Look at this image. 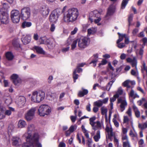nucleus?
Instances as JSON below:
<instances>
[{
	"label": "nucleus",
	"instance_id": "nucleus-1",
	"mask_svg": "<svg viewBox=\"0 0 147 147\" xmlns=\"http://www.w3.org/2000/svg\"><path fill=\"white\" fill-rule=\"evenodd\" d=\"M35 129V126L33 124L28 125L27 127V132H26L23 136L26 139V143H24V146L26 147H42V145L39 142V136L37 133L33 134L32 132Z\"/></svg>",
	"mask_w": 147,
	"mask_h": 147
},
{
	"label": "nucleus",
	"instance_id": "nucleus-2",
	"mask_svg": "<svg viewBox=\"0 0 147 147\" xmlns=\"http://www.w3.org/2000/svg\"><path fill=\"white\" fill-rule=\"evenodd\" d=\"M79 15V11L76 8H69L63 16V20L65 22H73L76 20Z\"/></svg>",
	"mask_w": 147,
	"mask_h": 147
},
{
	"label": "nucleus",
	"instance_id": "nucleus-3",
	"mask_svg": "<svg viewBox=\"0 0 147 147\" xmlns=\"http://www.w3.org/2000/svg\"><path fill=\"white\" fill-rule=\"evenodd\" d=\"M45 97L44 92L41 91H35L32 93L31 100L33 102L39 103L44 99Z\"/></svg>",
	"mask_w": 147,
	"mask_h": 147
},
{
	"label": "nucleus",
	"instance_id": "nucleus-4",
	"mask_svg": "<svg viewBox=\"0 0 147 147\" xmlns=\"http://www.w3.org/2000/svg\"><path fill=\"white\" fill-rule=\"evenodd\" d=\"M89 20L92 22L94 20L96 24H97V25H100V23L99 22L101 20L100 14L97 10H94L91 12L89 15Z\"/></svg>",
	"mask_w": 147,
	"mask_h": 147
},
{
	"label": "nucleus",
	"instance_id": "nucleus-5",
	"mask_svg": "<svg viewBox=\"0 0 147 147\" xmlns=\"http://www.w3.org/2000/svg\"><path fill=\"white\" fill-rule=\"evenodd\" d=\"M38 111L40 116H44L49 114L51 111V108L47 105H43L39 107Z\"/></svg>",
	"mask_w": 147,
	"mask_h": 147
},
{
	"label": "nucleus",
	"instance_id": "nucleus-6",
	"mask_svg": "<svg viewBox=\"0 0 147 147\" xmlns=\"http://www.w3.org/2000/svg\"><path fill=\"white\" fill-rule=\"evenodd\" d=\"M61 13L60 9H57L54 10L50 15L49 20L51 22L56 23Z\"/></svg>",
	"mask_w": 147,
	"mask_h": 147
},
{
	"label": "nucleus",
	"instance_id": "nucleus-7",
	"mask_svg": "<svg viewBox=\"0 0 147 147\" xmlns=\"http://www.w3.org/2000/svg\"><path fill=\"white\" fill-rule=\"evenodd\" d=\"M0 21L2 24H6L9 22V15L7 12L0 9Z\"/></svg>",
	"mask_w": 147,
	"mask_h": 147
},
{
	"label": "nucleus",
	"instance_id": "nucleus-8",
	"mask_svg": "<svg viewBox=\"0 0 147 147\" xmlns=\"http://www.w3.org/2000/svg\"><path fill=\"white\" fill-rule=\"evenodd\" d=\"M90 42L89 38L81 37L79 40L78 46L81 49H84L89 45Z\"/></svg>",
	"mask_w": 147,
	"mask_h": 147
},
{
	"label": "nucleus",
	"instance_id": "nucleus-9",
	"mask_svg": "<svg viewBox=\"0 0 147 147\" xmlns=\"http://www.w3.org/2000/svg\"><path fill=\"white\" fill-rule=\"evenodd\" d=\"M30 15V10L29 8L25 7L21 9L20 16L23 20H27L29 18Z\"/></svg>",
	"mask_w": 147,
	"mask_h": 147
},
{
	"label": "nucleus",
	"instance_id": "nucleus-10",
	"mask_svg": "<svg viewBox=\"0 0 147 147\" xmlns=\"http://www.w3.org/2000/svg\"><path fill=\"white\" fill-rule=\"evenodd\" d=\"M19 11L17 10H13L11 12V17L14 23H17L19 22L20 19V15Z\"/></svg>",
	"mask_w": 147,
	"mask_h": 147
},
{
	"label": "nucleus",
	"instance_id": "nucleus-11",
	"mask_svg": "<svg viewBox=\"0 0 147 147\" xmlns=\"http://www.w3.org/2000/svg\"><path fill=\"white\" fill-rule=\"evenodd\" d=\"M117 103L119 104L120 111L121 112H123L127 106V103L125 97H121L117 99Z\"/></svg>",
	"mask_w": 147,
	"mask_h": 147
},
{
	"label": "nucleus",
	"instance_id": "nucleus-12",
	"mask_svg": "<svg viewBox=\"0 0 147 147\" xmlns=\"http://www.w3.org/2000/svg\"><path fill=\"white\" fill-rule=\"evenodd\" d=\"M36 110V108L34 107L31 108L28 111L25 115V118L27 121H30L33 118Z\"/></svg>",
	"mask_w": 147,
	"mask_h": 147
},
{
	"label": "nucleus",
	"instance_id": "nucleus-13",
	"mask_svg": "<svg viewBox=\"0 0 147 147\" xmlns=\"http://www.w3.org/2000/svg\"><path fill=\"white\" fill-rule=\"evenodd\" d=\"M49 11V7L47 5H44L41 7L40 13L42 16L45 18L48 15Z\"/></svg>",
	"mask_w": 147,
	"mask_h": 147
},
{
	"label": "nucleus",
	"instance_id": "nucleus-14",
	"mask_svg": "<svg viewBox=\"0 0 147 147\" xmlns=\"http://www.w3.org/2000/svg\"><path fill=\"white\" fill-rule=\"evenodd\" d=\"M26 102V99L24 96H20L18 98L16 103L18 107L22 108Z\"/></svg>",
	"mask_w": 147,
	"mask_h": 147
},
{
	"label": "nucleus",
	"instance_id": "nucleus-15",
	"mask_svg": "<svg viewBox=\"0 0 147 147\" xmlns=\"http://www.w3.org/2000/svg\"><path fill=\"white\" fill-rule=\"evenodd\" d=\"M109 98L108 97L105 98L102 100H98L94 103V105L98 107H100L103 104H106Z\"/></svg>",
	"mask_w": 147,
	"mask_h": 147
},
{
	"label": "nucleus",
	"instance_id": "nucleus-16",
	"mask_svg": "<svg viewBox=\"0 0 147 147\" xmlns=\"http://www.w3.org/2000/svg\"><path fill=\"white\" fill-rule=\"evenodd\" d=\"M11 78L13 80V82L16 85H18L21 82V80L18 78V75L16 74H13L11 76Z\"/></svg>",
	"mask_w": 147,
	"mask_h": 147
},
{
	"label": "nucleus",
	"instance_id": "nucleus-17",
	"mask_svg": "<svg viewBox=\"0 0 147 147\" xmlns=\"http://www.w3.org/2000/svg\"><path fill=\"white\" fill-rule=\"evenodd\" d=\"M12 144L14 146H19L21 144V139L19 137L14 136L12 139Z\"/></svg>",
	"mask_w": 147,
	"mask_h": 147
},
{
	"label": "nucleus",
	"instance_id": "nucleus-18",
	"mask_svg": "<svg viewBox=\"0 0 147 147\" xmlns=\"http://www.w3.org/2000/svg\"><path fill=\"white\" fill-rule=\"evenodd\" d=\"M5 108L3 106L1 100L0 99V119L4 118L5 116L4 114Z\"/></svg>",
	"mask_w": 147,
	"mask_h": 147
},
{
	"label": "nucleus",
	"instance_id": "nucleus-19",
	"mask_svg": "<svg viewBox=\"0 0 147 147\" xmlns=\"http://www.w3.org/2000/svg\"><path fill=\"white\" fill-rule=\"evenodd\" d=\"M135 84V82L134 81H131L129 80H127L124 82L123 83V85L126 87L127 88L131 87V85H134Z\"/></svg>",
	"mask_w": 147,
	"mask_h": 147
},
{
	"label": "nucleus",
	"instance_id": "nucleus-20",
	"mask_svg": "<svg viewBox=\"0 0 147 147\" xmlns=\"http://www.w3.org/2000/svg\"><path fill=\"white\" fill-rule=\"evenodd\" d=\"M115 7L113 5H111L108 9L107 15L111 16L115 12Z\"/></svg>",
	"mask_w": 147,
	"mask_h": 147
},
{
	"label": "nucleus",
	"instance_id": "nucleus-21",
	"mask_svg": "<svg viewBox=\"0 0 147 147\" xmlns=\"http://www.w3.org/2000/svg\"><path fill=\"white\" fill-rule=\"evenodd\" d=\"M31 39V36L29 35H26L25 36L21 38L22 42L25 45L28 43L30 42Z\"/></svg>",
	"mask_w": 147,
	"mask_h": 147
},
{
	"label": "nucleus",
	"instance_id": "nucleus-22",
	"mask_svg": "<svg viewBox=\"0 0 147 147\" xmlns=\"http://www.w3.org/2000/svg\"><path fill=\"white\" fill-rule=\"evenodd\" d=\"M128 94L129 97L134 99H135L137 98H139V96L138 94L137 93L135 92L132 88L129 92Z\"/></svg>",
	"mask_w": 147,
	"mask_h": 147
},
{
	"label": "nucleus",
	"instance_id": "nucleus-23",
	"mask_svg": "<svg viewBox=\"0 0 147 147\" xmlns=\"http://www.w3.org/2000/svg\"><path fill=\"white\" fill-rule=\"evenodd\" d=\"M50 40V38H47L46 36L41 37L39 39L40 44H48Z\"/></svg>",
	"mask_w": 147,
	"mask_h": 147
},
{
	"label": "nucleus",
	"instance_id": "nucleus-24",
	"mask_svg": "<svg viewBox=\"0 0 147 147\" xmlns=\"http://www.w3.org/2000/svg\"><path fill=\"white\" fill-rule=\"evenodd\" d=\"M34 48L37 53L43 55L45 54V51L41 47L39 46H35L34 47Z\"/></svg>",
	"mask_w": 147,
	"mask_h": 147
},
{
	"label": "nucleus",
	"instance_id": "nucleus-25",
	"mask_svg": "<svg viewBox=\"0 0 147 147\" xmlns=\"http://www.w3.org/2000/svg\"><path fill=\"white\" fill-rule=\"evenodd\" d=\"M14 111L15 109L14 108L11 107H8V109L4 111L5 115L10 116L11 115V112Z\"/></svg>",
	"mask_w": 147,
	"mask_h": 147
},
{
	"label": "nucleus",
	"instance_id": "nucleus-26",
	"mask_svg": "<svg viewBox=\"0 0 147 147\" xmlns=\"http://www.w3.org/2000/svg\"><path fill=\"white\" fill-rule=\"evenodd\" d=\"M26 125V122L23 120H20L18 123V126L19 128L24 127Z\"/></svg>",
	"mask_w": 147,
	"mask_h": 147
},
{
	"label": "nucleus",
	"instance_id": "nucleus-27",
	"mask_svg": "<svg viewBox=\"0 0 147 147\" xmlns=\"http://www.w3.org/2000/svg\"><path fill=\"white\" fill-rule=\"evenodd\" d=\"M125 93L123 92V90L122 89L121 87H120L118 88L116 94L115 95V96L119 97L120 95L123 94L125 95Z\"/></svg>",
	"mask_w": 147,
	"mask_h": 147
},
{
	"label": "nucleus",
	"instance_id": "nucleus-28",
	"mask_svg": "<svg viewBox=\"0 0 147 147\" xmlns=\"http://www.w3.org/2000/svg\"><path fill=\"white\" fill-rule=\"evenodd\" d=\"M100 138V130L97 131L96 135L93 137V138L96 142L99 141Z\"/></svg>",
	"mask_w": 147,
	"mask_h": 147
},
{
	"label": "nucleus",
	"instance_id": "nucleus-29",
	"mask_svg": "<svg viewBox=\"0 0 147 147\" xmlns=\"http://www.w3.org/2000/svg\"><path fill=\"white\" fill-rule=\"evenodd\" d=\"M133 108L135 112V115L138 118L140 116V113L137 107L134 105L133 106Z\"/></svg>",
	"mask_w": 147,
	"mask_h": 147
},
{
	"label": "nucleus",
	"instance_id": "nucleus-30",
	"mask_svg": "<svg viewBox=\"0 0 147 147\" xmlns=\"http://www.w3.org/2000/svg\"><path fill=\"white\" fill-rule=\"evenodd\" d=\"M106 130L110 136L112 137L114 136V133L113 132V129L112 127H109L107 126L106 128Z\"/></svg>",
	"mask_w": 147,
	"mask_h": 147
},
{
	"label": "nucleus",
	"instance_id": "nucleus-31",
	"mask_svg": "<svg viewBox=\"0 0 147 147\" xmlns=\"http://www.w3.org/2000/svg\"><path fill=\"white\" fill-rule=\"evenodd\" d=\"M118 34L119 35V38L117 41V43H119L122 41L123 38H125V37H126V35L125 34H121L119 32L118 33Z\"/></svg>",
	"mask_w": 147,
	"mask_h": 147
},
{
	"label": "nucleus",
	"instance_id": "nucleus-32",
	"mask_svg": "<svg viewBox=\"0 0 147 147\" xmlns=\"http://www.w3.org/2000/svg\"><path fill=\"white\" fill-rule=\"evenodd\" d=\"M125 113L127 115L128 117H129V118H130L131 123H132V111L130 107H129L128 108Z\"/></svg>",
	"mask_w": 147,
	"mask_h": 147
},
{
	"label": "nucleus",
	"instance_id": "nucleus-33",
	"mask_svg": "<svg viewBox=\"0 0 147 147\" xmlns=\"http://www.w3.org/2000/svg\"><path fill=\"white\" fill-rule=\"evenodd\" d=\"M96 31V28H92L88 29V36H90L91 34H93Z\"/></svg>",
	"mask_w": 147,
	"mask_h": 147
},
{
	"label": "nucleus",
	"instance_id": "nucleus-34",
	"mask_svg": "<svg viewBox=\"0 0 147 147\" xmlns=\"http://www.w3.org/2000/svg\"><path fill=\"white\" fill-rule=\"evenodd\" d=\"M5 57L7 59L9 60H12L13 57L12 54L10 52H7L6 53Z\"/></svg>",
	"mask_w": 147,
	"mask_h": 147
},
{
	"label": "nucleus",
	"instance_id": "nucleus-35",
	"mask_svg": "<svg viewBox=\"0 0 147 147\" xmlns=\"http://www.w3.org/2000/svg\"><path fill=\"white\" fill-rule=\"evenodd\" d=\"M88 93V90L86 89H83L82 91H80L78 95L80 97H82L86 95Z\"/></svg>",
	"mask_w": 147,
	"mask_h": 147
},
{
	"label": "nucleus",
	"instance_id": "nucleus-36",
	"mask_svg": "<svg viewBox=\"0 0 147 147\" xmlns=\"http://www.w3.org/2000/svg\"><path fill=\"white\" fill-rule=\"evenodd\" d=\"M48 45V47H50V48H54L55 45V43L54 40L53 39H50V40L49 41V43L47 44Z\"/></svg>",
	"mask_w": 147,
	"mask_h": 147
},
{
	"label": "nucleus",
	"instance_id": "nucleus-37",
	"mask_svg": "<svg viewBox=\"0 0 147 147\" xmlns=\"http://www.w3.org/2000/svg\"><path fill=\"white\" fill-rule=\"evenodd\" d=\"M31 25L32 23L31 22L24 21L22 23V26L23 28H24L26 27H29Z\"/></svg>",
	"mask_w": 147,
	"mask_h": 147
},
{
	"label": "nucleus",
	"instance_id": "nucleus-38",
	"mask_svg": "<svg viewBox=\"0 0 147 147\" xmlns=\"http://www.w3.org/2000/svg\"><path fill=\"white\" fill-rule=\"evenodd\" d=\"M132 67H135L136 70H137V61L135 57H133V61L131 63Z\"/></svg>",
	"mask_w": 147,
	"mask_h": 147
},
{
	"label": "nucleus",
	"instance_id": "nucleus-39",
	"mask_svg": "<svg viewBox=\"0 0 147 147\" xmlns=\"http://www.w3.org/2000/svg\"><path fill=\"white\" fill-rule=\"evenodd\" d=\"M96 125H95L97 129H101V127L103 126V123L102 121L100 122L99 121H97L96 122Z\"/></svg>",
	"mask_w": 147,
	"mask_h": 147
},
{
	"label": "nucleus",
	"instance_id": "nucleus-40",
	"mask_svg": "<svg viewBox=\"0 0 147 147\" xmlns=\"http://www.w3.org/2000/svg\"><path fill=\"white\" fill-rule=\"evenodd\" d=\"M12 102V100L10 97H7L5 100V103L7 106L9 105Z\"/></svg>",
	"mask_w": 147,
	"mask_h": 147
},
{
	"label": "nucleus",
	"instance_id": "nucleus-41",
	"mask_svg": "<svg viewBox=\"0 0 147 147\" xmlns=\"http://www.w3.org/2000/svg\"><path fill=\"white\" fill-rule=\"evenodd\" d=\"M101 113L102 115H107V108L104 106L102 107L100 109Z\"/></svg>",
	"mask_w": 147,
	"mask_h": 147
},
{
	"label": "nucleus",
	"instance_id": "nucleus-42",
	"mask_svg": "<svg viewBox=\"0 0 147 147\" xmlns=\"http://www.w3.org/2000/svg\"><path fill=\"white\" fill-rule=\"evenodd\" d=\"M94 57L95 58V59L93 60L90 62V64L91 63H93V66L95 67L96 66V63L98 61V56L97 55H94Z\"/></svg>",
	"mask_w": 147,
	"mask_h": 147
},
{
	"label": "nucleus",
	"instance_id": "nucleus-43",
	"mask_svg": "<svg viewBox=\"0 0 147 147\" xmlns=\"http://www.w3.org/2000/svg\"><path fill=\"white\" fill-rule=\"evenodd\" d=\"M133 15L131 14L129 15L128 18V22L129 23V28L130 26L132 25V22L133 20Z\"/></svg>",
	"mask_w": 147,
	"mask_h": 147
},
{
	"label": "nucleus",
	"instance_id": "nucleus-44",
	"mask_svg": "<svg viewBox=\"0 0 147 147\" xmlns=\"http://www.w3.org/2000/svg\"><path fill=\"white\" fill-rule=\"evenodd\" d=\"M121 139L123 142L129 140L127 134H121Z\"/></svg>",
	"mask_w": 147,
	"mask_h": 147
},
{
	"label": "nucleus",
	"instance_id": "nucleus-45",
	"mask_svg": "<svg viewBox=\"0 0 147 147\" xmlns=\"http://www.w3.org/2000/svg\"><path fill=\"white\" fill-rule=\"evenodd\" d=\"M129 135L131 137L136 138L137 139H138L137 134L136 133H134L132 129L130 130Z\"/></svg>",
	"mask_w": 147,
	"mask_h": 147
},
{
	"label": "nucleus",
	"instance_id": "nucleus-46",
	"mask_svg": "<svg viewBox=\"0 0 147 147\" xmlns=\"http://www.w3.org/2000/svg\"><path fill=\"white\" fill-rule=\"evenodd\" d=\"M78 42V40L76 39L73 41L71 45V49L73 50L76 46V44Z\"/></svg>",
	"mask_w": 147,
	"mask_h": 147
},
{
	"label": "nucleus",
	"instance_id": "nucleus-47",
	"mask_svg": "<svg viewBox=\"0 0 147 147\" xmlns=\"http://www.w3.org/2000/svg\"><path fill=\"white\" fill-rule=\"evenodd\" d=\"M77 126L76 125H72L69 127V130L72 133L77 129Z\"/></svg>",
	"mask_w": 147,
	"mask_h": 147
},
{
	"label": "nucleus",
	"instance_id": "nucleus-48",
	"mask_svg": "<svg viewBox=\"0 0 147 147\" xmlns=\"http://www.w3.org/2000/svg\"><path fill=\"white\" fill-rule=\"evenodd\" d=\"M76 70H74L73 74V78L74 80V82H75L76 81V80L77 79L78 77V75L76 74Z\"/></svg>",
	"mask_w": 147,
	"mask_h": 147
},
{
	"label": "nucleus",
	"instance_id": "nucleus-49",
	"mask_svg": "<svg viewBox=\"0 0 147 147\" xmlns=\"http://www.w3.org/2000/svg\"><path fill=\"white\" fill-rule=\"evenodd\" d=\"M123 147H130V145L129 140L123 142Z\"/></svg>",
	"mask_w": 147,
	"mask_h": 147
},
{
	"label": "nucleus",
	"instance_id": "nucleus-50",
	"mask_svg": "<svg viewBox=\"0 0 147 147\" xmlns=\"http://www.w3.org/2000/svg\"><path fill=\"white\" fill-rule=\"evenodd\" d=\"M9 7L8 5L6 3H4L3 5V7L1 9H2L3 11H6L7 9Z\"/></svg>",
	"mask_w": 147,
	"mask_h": 147
},
{
	"label": "nucleus",
	"instance_id": "nucleus-51",
	"mask_svg": "<svg viewBox=\"0 0 147 147\" xmlns=\"http://www.w3.org/2000/svg\"><path fill=\"white\" fill-rule=\"evenodd\" d=\"M129 121H130L131 122L130 118V119H129L128 116H123V121L124 123H127Z\"/></svg>",
	"mask_w": 147,
	"mask_h": 147
},
{
	"label": "nucleus",
	"instance_id": "nucleus-52",
	"mask_svg": "<svg viewBox=\"0 0 147 147\" xmlns=\"http://www.w3.org/2000/svg\"><path fill=\"white\" fill-rule=\"evenodd\" d=\"M136 71H135L134 69H132L131 71V74L134 76H137L138 75V70H136Z\"/></svg>",
	"mask_w": 147,
	"mask_h": 147
},
{
	"label": "nucleus",
	"instance_id": "nucleus-53",
	"mask_svg": "<svg viewBox=\"0 0 147 147\" xmlns=\"http://www.w3.org/2000/svg\"><path fill=\"white\" fill-rule=\"evenodd\" d=\"M55 28L56 26L54 24H52L51 25V26L50 28V31L51 32H53L55 30Z\"/></svg>",
	"mask_w": 147,
	"mask_h": 147
},
{
	"label": "nucleus",
	"instance_id": "nucleus-54",
	"mask_svg": "<svg viewBox=\"0 0 147 147\" xmlns=\"http://www.w3.org/2000/svg\"><path fill=\"white\" fill-rule=\"evenodd\" d=\"M4 78V73L0 71V83H2V79Z\"/></svg>",
	"mask_w": 147,
	"mask_h": 147
},
{
	"label": "nucleus",
	"instance_id": "nucleus-55",
	"mask_svg": "<svg viewBox=\"0 0 147 147\" xmlns=\"http://www.w3.org/2000/svg\"><path fill=\"white\" fill-rule=\"evenodd\" d=\"M117 44V47L120 49H121L123 48L125 46V45L124 43H119Z\"/></svg>",
	"mask_w": 147,
	"mask_h": 147
},
{
	"label": "nucleus",
	"instance_id": "nucleus-56",
	"mask_svg": "<svg viewBox=\"0 0 147 147\" xmlns=\"http://www.w3.org/2000/svg\"><path fill=\"white\" fill-rule=\"evenodd\" d=\"M107 63V61L106 59H103L102 60L101 62L99 64L98 67H100L101 65H105Z\"/></svg>",
	"mask_w": 147,
	"mask_h": 147
},
{
	"label": "nucleus",
	"instance_id": "nucleus-57",
	"mask_svg": "<svg viewBox=\"0 0 147 147\" xmlns=\"http://www.w3.org/2000/svg\"><path fill=\"white\" fill-rule=\"evenodd\" d=\"M14 128L13 126L12 125H10L8 127V131L9 132L12 131Z\"/></svg>",
	"mask_w": 147,
	"mask_h": 147
},
{
	"label": "nucleus",
	"instance_id": "nucleus-58",
	"mask_svg": "<svg viewBox=\"0 0 147 147\" xmlns=\"http://www.w3.org/2000/svg\"><path fill=\"white\" fill-rule=\"evenodd\" d=\"M90 124L93 127V129L94 130H96L97 129L96 126L94 125L95 124H96V122H94V121H90Z\"/></svg>",
	"mask_w": 147,
	"mask_h": 147
},
{
	"label": "nucleus",
	"instance_id": "nucleus-59",
	"mask_svg": "<svg viewBox=\"0 0 147 147\" xmlns=\"http://www.w3.org/2000/svg\"><path fill=\"white\" fill-rule=\"evenodd\" d=\"M33 38L35 40H38L39 38V36L38 34L37 33H34L33 36Z\"/></svg>",
	"mask_w": 147,
	"mask_h": 147
},
{
	"label": "nucleus",
	"instance_id": "nucleus-60",
	"mask_svg": "<svg viewBox=\"0 0 147 147\" xmlns=\"http://www.w3.org/2000/svg\"><path fill=\"white\" fill-rule=\"evenodd\" d=\"M92 142V140L91 139H89L87 141L86 144H87L89 147H90L91 146V144Z\"/></svg>",
	"mask_w": 147,
	"mask_h": 147
},
{
	"label": "nucleus",
	"instance_id": "nucleus-61",
	"mask_svg": "<svg viewBox=\"0 0 147 147\" xmlns=\"http://www.w3.org/2000/svg\"><path fill=\"white\" fill-rule=\"evenodd\" d=\"M3 83L4 87H6L8 86L9 84V82L8 80H4L3 81Z\"/></svg>",
	"mask_w": 147,
	"mask_h": 147
},
{
	"label": "nucleus",
	"instance_id": "nucleus-62",
	"mask_svg": "<svg viewBox=\"0 0 147 147\" xmlns=\"http://www.w3.org/2000/svg\"><path fill=\"white\" fill-rule=\"evenodd\" d=\"M69 49V47L68 46L66 47L63 48L62 49V51L63 52H66L68 51Z\"/></svg>",
	"mask_w": 147,
	"mask_h": 147
},
{
	"label": "nucleus",
	"instance_id": "nucleus-63",
	"mask_svg": "<svg viewBox=\"0 0 147 147\" xmlns=\"http://www.w3.org/2000/svg\"><path fill=\"white\" fill-rule=\"evenodd\" d=\"M76 117L77 116L76 115L75 116H71L70 119L71 121L72 122L74 123L75 122L76 119Z\"/></svg>",
	"mask_w": 147,
	"mask_h": 147
},
{
	"label": "nucleus",
	"instance_id": "nucleus-64",
	"mask_svg": "<svg viewBox=\"0 0 147 147\" xmlns=\"http://www.w3.org/2000/svg\"><path fill=\"white\" fill-rule=\"evenodd\" d=\"M78 29L77 28L75 27L73 30L71 32V35H74L77 32Z\"/></svg>",
	"mask_w": 147,
	"mask_h": 147
}]
</instances>
